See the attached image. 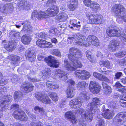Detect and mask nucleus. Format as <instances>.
I'll return each instance as SVG.
<instances>
[{"label": "nucleus", "instance_id": "a18cd8bd", "mask_svg": "<svg viewBox=\"0 0 126 126\" xmlns=\"http://www.w3.org/2000/svg\"><path fill=\"white\" fill-rule=\"evenodd\" d=\"M34 110L36 111L38 110L40 113V114L42 115H43L44 114H45V112L43 108H40L38 106L35 107L34 108Z\"/></svg>", "mask_w": 126, "mask_h": 126}, {"label": "nucleus", "instance_id": "58836bf2", "mask_svg": "<svg viewBox=\"0 0 126 126\" xmlns=\"http://www.w3.org/2000/svg\"><path fill=\"white\" fill-rule=\"evenodd\" d=\"M111 104L112 106H111V108L112 111H111L112 112L111 113V116H113L115 113L114 111L115 110H114L116 109L117 108V107L116 106V103H114L113 101H112L111 102Z\"/></svg>", "mask_w": 126, "mask_h": 126}, {"label": "nucleus", "instance_id": "6ab92c4d", "mask_svg": "<svg viewBox=\"0 0 126 126\" xmlns=\"http://www.w3.org/2000/svg\"><path fill=\"white\" fill-rule=\"evenodd\" d=\"M22 86L26 93L32 91L34 87V86H33L31 84L26 82L23 83Z\"/></svg>", "mask_w": 126, "mask_h": 126}, {"label": "nucleus", "instance_id": "0e129e2a", "mask_svg": "<svg viewBox=\"0 0 126 126\" xmlns=\"http://www.w3.org/2000/svg\"><path fill=\"white\" fill-rule=\"evenodd\" d=\"M67 83L70 86L74 85L75 84V82L73 80L70 79L67 81Z\"/></svg>", "mask_w": 126, "mask_h": 126}, {"label": "nucleus", "instance_id": "a211bd4d", "mask_svg": "<svg viewBox=\"0 0 126 126\" xmlns=\"http://www.w3.org/2000/svg\"><path fill=\"white\" fill-rule=\"evenodd\" d=\"M70 61V63L69 62L67 59H65L63 64V66L69 71L74 70H75V68L76 67L74 66L73 64L71 63V61Z\"/></svg>", "mask_w": 126, "mask_h": 126}, {"label": "nucleus", "instance_id": "37998d69", "mask_svg": "<svg viewBox=\"0 0 126 126\" xmlns=\"http://www.w3.org/2000/svg\"><path fill=\"white\" fill-rule=\"evenodd\" d=\"M30 23L28 22V20L24 22V28H25V27H27L28 28V31L29 32V31H32V27L30 25Z\"/></svg>", "mask_w": 126, "mask_h": 126}, {"label": "nucleus", "instance_id": "9b49d317", "mask_svg": "<svg viewBox=\"0 0 126 126\" xmlns=\"http://www.w3.org/2000/svg\"><path fill=\"white\" fill-rule=\"evenodd\" d=\"M2 44L6 49L9 51H12L15 49L16 46V44L15 41L7 42L5 40L3 41Z\"/></svg>", "mask_w": 126, "mask_h": 126}, {"label": "nucleus", "instance_id": "79ce46f5", "mask_svg": "<svg viewBox=\"0 0 126 126\" xmlns=\"http://www.w3.org/2000/svg\"><path fill=\"white\" fill-rule=\"evenodd\" d=\"M46 42V41L43 40H38L36 42V45L40 47L44 48V43Z\"/></svg>", "mask_w": 126, "mask_h": 126}, {"label": "nucleus", "instance_id": "de8ad7c7", "mask_svg": "<svg viewBox=\"0 0 126 126\" xmlns=\"http://www.w3.org/2000/svg\"><path fill=\"white\" fill-rule=\"evenodd\" d=\"M51 70L49 68L43 70L42 72V74L43 76H48L50 74Z\"/></svg>", "mask_w": 126, "mask_h": 126}, {"label": "nucleus", "instance_id": "9d476101", "mask_svg": "<svg viewBox=\"0 0 126 126\" xmlns=\"http://www.w3.org/2000/svg\"><path fill=\"white\" fill-rule=\"evenodd\" d=\"M13 115L16 119L22 121H26L27 119V117L24 112L17 109L14 111Z\"/></svg>", "mask_w": 126, "mask_h": 126}, {"label": "nucleus", "instance_id": "5fc2aeb1", "mask_svg": "<svg viewBox=\"0 0 126 126\" xmlns=\"http://www.w3.org/2000/svg\"><path fill=\"white\" fill-rule=\"evenodd\" d=\"M20 79L16 75H15L13 78L12 79V81L13 83H16L19 81Z\"/></svg>", "mask_w": 126, "mask_h": 126}, {"label": "nucleus", "instance_id": "f704fd0d", "mask_svg": "<svg viewBox=\"0 0 126 126\" xmlns=\"http://www.w3.org/2000/svg\"><path fill=\"white\" fill-rule=\"evenodd\" d=\"M85 54L86 57L91 62L94 63L96 62L95 60L92 57V53L91 51L89 50L86 51L85 52Z\"/></svg>", "mask_w": 126, "mask_h": 126}, {"label": "nucleus", "instance_id": "473e14b6", "mask_svg": "<svg viewBox=\"0 0 126 126\" xmlns=\"http://www.w3.org/2000/svg\"><path fill=\"white\" fill-rule=\"evenodd\" d=\"M115 28L113 29H111V36H120L121 35V32L120 30H118Z\"/></svg>", "mask_w": 126, "mask_h": 126}, {"label": "nucleus", "instance_id": "6e6552de", "mask_svg": "<svg viewBox=\"0 0 126 126\" xmlns=\"http://www.w3.org/2000/svg\"><path fill=\"white\" fill-rule=\"evenodd\" d=\"M12 97L10 95L4 96L0 100V111L5 110L6 105L9 104L12 101Z\"/></svg>", "mask_w": 126, "mask_h": 126}, {"label": "nucleus", "instance_id": "f257e3e1", "mask_svg": "<svg viewBox=\"0 0 126 126\" xmlns=\"http://www.w3.org/2000/svg\"><path fill=\"white\" fill-rule=\"evenodd\" d=\"M74 40L75 44L78 45L87 47L89 45L92 44L95 46L99 45V41L95 36L91 35L86 39L84 36L80 35L78 33H74L72 36L68 38L67 41L71 44Z\"/></svg>", "mask_w": 126, "mask_h": 126}, {"label": "nucleus", "instance_id": "bf43d9fd", "mask_svg": "<svg viewBox=\"0 0 126 126\" xmlns=\"http://www.w3.org/2000/svg\"><path fill=\"white\" fill-rule=\"evenodd\" d=\"M2 73H0V85H3L5 84V83H6V81H5L4 79H2Z\"/></svg>", "mask_w": 126, "mask_h": 126}, {"label": "nucleus", "instance_id": "ddd939ff", "mask_svg": "<svg viewBox=\"0 0 126 126\" xmlns=\"http://www.w3.org/2000/svg\"><path fill=\"white\" fill-rule=\"evenodd\" d=\"M89 88L90 91L93 93H97L100 90L101 87L95 81H91L90 83Z\"/></svg>", "mask_w": 126, "mask_h": 126}, {"label": "nucleus", "instance_id": "4d7b16f0", "mask_svg": "<svg viewBox=\"0 0 126 126\" xmlns=\"http://www.w3.org/2000/svg\"><path fill=\"white\" fill-rule=\"evenodd\" d=\"M27 3V2H24L23 1H21L18 2L19 5L18 6L21 8H25L26 6L25 4Z\"/></svg>", "mask_w": 126, "mask_h": 126}, {"label": "nucleus", "instance_id": "c85d7f7f", "mask_svg": "<svg viewBox=\"0 0 126 126\" xmlns=\"http://www.w3.org/2000/svg\"><path fill=\"white\" fill-rule=\"evenodd\" d=\"M23 94L20 92L17 91L16 92L14 95V99L16 101H18L21 100Z\"/></svg>", "mask_w": 126, "mask_h": 126}, {"label": "nucleus", "instance_id": "5701e85b", "mask_svg": "<svg viewBox=\"0 0 126 126\" xmlns=\"http://www.w3.org/2000/svg\"><path fill=\"white\" fill-rule=\"evenodd\" d=\"M70 23V24L72 26H70V25H69V27L71 29L73 28V27H74L79 29L81 26V25L79 24L80 23V22L79 21L77 22V20L75 19L71 20Z\"/></svg>", "mask_w": 126, "mask_h": 126}, {"label": "nucleus", "instance_id": "4be33fe9", "mask_svg": "<svg viewBox=\"0 0 126 126\" xmlns=\"http://www.w3.org/2000/svg\"><path fill=\"white\" fill-rule=\"evenodd\" d=\"M78 5V0H71L70 3L68 5V8L71 11H73Z\"/></svg>", "mask_w": 126, "mask_h": 126}, {"label": "nucleus", "instance_id": "2f4dec72", "mask_svg": "<svg viewBox=\"0 0 126 126\" xmlns=\"http://www.w3.org/2000/svg\"><path fill=\"white\" fill-rule=\"evenodd\" d=\"M66 74L63 70L60 69L56 70L55 73V75L57 77H59L60 78H61L65 76Z\"/></svg>", "mask_w": 126, "mask_h": 126}, {"label": "nucleus", "instance_id": "e433bc0d", "mask_svg": "<svg viewBox=\"0 0 126 126\" xmlns=\"http://www.w3.org/2000/svg\"><path fill=\"white\" fill-rule=\"evenodd\" d=\"M51 53L52 55L61 58L62 56L61 52L58 49H52L51 51Z\"/></svg>", "mask_w": 126, "mask_h": 126}, {"label": "nucleus", "instance_id": "a19ab883", "mask_svg": "<svg viewBox=\"0 0 126 126\" xmlns=\"http://www.w3.org/2000/svg\"><path fill=\"white\" fill-rule=\"evenodd\" d=\"M102 84L104 89V92H106V93H109L110 91V87L104 82H102Z\"/></svg>", "mask_w": 126, "mask_h": 126}, {"label": "nucleus", "instance_id": "423d86ee", "mask_svg": "<svg viewBox=\"0 0 126 126\" xmlns=\"http://www.w3.org/2000/svg\"><path fill=\"white\" fill-rule=\"evenodd\" d=\"M100 101L99 99L97 97L93 98L92 102L87 105V108L89 109L93 110L92 112L93 113H94L98 110V107L100 105Z\"/></svg>", "mask_w": 126, "mask_h": 126}, {"label": "nucleus", "instance_id": "09e8293b", "mask_svg": "<svg viewBox=\"0 0 126 126\" xmlns=\"http://www.w3.org/2000/svg\"><path fill=\"white\" fill-rule=\"evenodd\" d=\"M77 87L78 88L85 87L86 85H87V84L84 81H82L79 82L77 84Z\"/></svg>", "mask_w": 126, "mask_h": 126}, {"label": "nucleus", "instance_id": "1a4fd4ad", "mask_svg": "<svg viewBox=\"0 0 126 126\" xmlns=\"http://www.w3.org/2000/svg\"><path fill=\"white\" fill-rule=\"evenodd\" d=\"M35 96L39 101L44 104H50L51 103V101L48 96L41 93H36Z\"/></svg>", "mask_w": 126, "mask_h": 126}, {"label": "nucleus", "instance_id": "c03bdc74", "mask_svg": "<svg viewBox=\"0 0 126 126\" xmlns=\"http://www.w3.org/2000/svg\"><path fill=\"white\" fill-rule=\"evenodd\" d=\"M51 98L54 101H57L58 97L57 94L54 93H52L49 95Z\"/></svg>", "mask_w": 126, "mask_h": 126}, {"label": "nucleus", "instance_id": "7ed1b4c3", "mask_svg": "<svg viewBox=\"0 0 126 126\" xmlns=\"http://www.w3.org/2000/svg\"><path fill=\"white\" fill-rule=\"evenodd\" d=\"M38 59L39 61H44L47 63L48 65L53 67L57 68L59 67V63L58 60L55 59L54 57L51 56L45 58L42 55H39Z\"/></svg>", "mask_w": 126, "mask_h": 126}, {"label": "nucleus", "instance_id": "a878e982", "mask_svg": "<svg viewBox=\"0 0 126 126\" xmlns=\"http://www.w3.org/2000/svg\"><path fill=\"white\" fill-rule=\"evenodd\" d=\"M112 42L111 44V50L112 51H114L116 50H118L119 46V43L118 41L116 39L112 40Z\"/></svg>", "mask_w": 126, "mask_h": 126}, {"label": "nucleus", "instance_id": "f8f14e48", "mask_svg": "<svg viewBox=\"0 0 126 126\" xmlns=\"http://www.w3.org/2000/svg\"><path fill=\"white\" fill-rule=\"evenodd\" d=\"M25 56L27 59L31 62L34 61L35 59V53L33 50L30 49L26 51L25 54Z\"/></svg>", "mask_w": 126, "mask_h": 126}, {"label": "nucleus", "instance_id": "dca6fc26", "mask_svg": "<svg viewBox=\"0 0 126 126\" xmlns=\"http://www.w3.org/2000/svg\"><path fill=\"white\" fill-rule=\"evenodd\" d=\"M47 15V14L44 12L35 11L32 13V17L33 19H34V17H36L39 19H41L46 17Z\"/></svg>", "mask_w": 126, "mask_h": 126}, {"label": "nucleus", "instance_id": "2eb2a0df", "mask_svg": "<svg viewBox=\"0 0 126 126\" xmlns=\"http://www.w3.org/2000/svg\"><path fill=\"white\" fill-rule=\"evenodd\" d=\"M59 9L57 6L53 5L48 8L46 11L48 15L51 16H54L58 13Z\"/></svg>", "mask_w": 126, "mask_h": 126}, {"label": "nucleus", "instance_id": "bb28decb", "mask_svg": "<svg viewBox=\"0 0 126 126\" xmlns=\"http://www.w3.org/2000/svg\"><path fill=\"white\" fill-rule=\"evenodd\" d=\"M67 97L68 98H72L74 95V90L73 88L68 87L66 91Z\"/></svg>", "mask_w": 126, "mask_h": 126}, {"label": "nucleus", "instance_id": "f3484780", "mask_svg": "<svg viewBox=\"0 0 126 126\" xmlns=\"http://www.w3.org/2000/svg\"><path fill=\"white\" fill-rule=\"evenodd\" d=\"M83 103L81 100L78 98L71 101L69 103V105L72 108H77L80 107Z\"/></svg>", "mask_w": 126, "mask_h": 126}, {"label": "nucleus", "instance_id": "69168bd1", "mask_svg": "<svg viewBox=\"0 0 126 126\" xmlns=\"http://www.w3.org/2000/svg\"><path fill=\"white\" fill-rule=\"evenodd\" d=\"M84 4L87 6L89 7L90 3L91 2V0H83Z\"/></svg>", "mask_w": 126, "mask_h": 126}, {"label": "nucleus", "instance_id": "cd10ccee", "mask_svg": "<svg viewBox=\"0 0 126 126\" xmlns=\"http://www.w3.org/2000/svg\"><path fill=\"white\" fill-rule=\"evenodd\" d=\"M77 98L83 103L85 100L89 99V97L87 96L85 92L82 91L80 93Z\"/></svg>", "mask_w": 126, "mask_h": 126}, {"label": "nucleus", "instance_id": "680f3d73", "mask_svg": "<svg viewBox=\"0 0 126 126\" xmlns=\"http://www.w3.org/2000/svg\"><path fill=\"white\" fill-rule=\"evenodd\" d=\"M6 6L5 5L3 4H0V11L4 12L6 10Z\"/></svg>", "mask_w": 126, "mask_h": 126}, {"label": "nucleus", "instance_id": "e2e57ef3", "mask_svg": "<svg viewBox=\"0 0 126 126\" xmlns=\"http://www.w3.org/2000/svg\"><path fill=\"white\" fill-rule=\"evenodd\" d=\"M28 80L29 81L33 82H38L40 81V80H38L36 79L30 77L28 76Z\"/></svg>", "mask_w": 126, "mask_h": 126}, {"label": "nucleus", "instance_id": "c9c22d12", "mask_svg": "<svg viewBox=\"0 0 126 126\" xmlns=\"http://www.w3.org/2000/svg\"><path fill=\"white\" fill-rule=\"evenodd\" d=\"M120 103L122 106L126 107V94H124L122 96L121 99L120 100Z\"/></svg>", "mask_w": 126, "mask_h": 126}, {"label": "nucleus", "instance_id": "c756f323", "mask_svg": "<svg viewBox=\"0 0 126 126\" xmlns=\"http://www.w3.org/2000/svg\"><path fill=\"white\" fill-rule=\"evenodd\" d=\"M46 85L47 87L49 89L53 88L56 89L59 87V86L58 85H57L55 83L52 82H47Z\"/></svg>", "mask_w": 126, "mask_h": 126}, {"label": "nucleus", "instance_id": "72a5a7b5", "mask_svg": "<svg viewBox=\"0 0 126 126\" xmlns=\"http://www.w3.org/2000/svg\"><path fill=\"white\" fill-rule=\"evenodd\" d=\"M20 59L19 57L16 56H13L12 58L11 65L13 66L16 65Z\"/></svg>", "mask_w": 126, "mask_h": 126}, {"label": "nucleus", "instance_id": "3c124183", "mask_svg": "<svg viewBox=\"0 0 126 126\" xmlns=\"http://www.w3.org/2000/svg\"><path fill=\"white\" fill-rule=\"evenodd\" d=\"M6 6V10L8 11H10L12 10L13 9V5L11 3L6 4H5Z\"/></svg>", "mask_w": 126, "mask_h": 126}, {"label": "nucleus", "instance_id": "8fccbe9b", "mask_svg": "<svg viewBox=\"0 0 126 126\" xmlns=\"http://www.w3.org/2000/svg\"><path fill=\"white\" fill-rule=\"evenodd\" d=\"M47 35L42 33H37L35 34V36L37 38H41L46 39Z\"/></svg>", "mask_w": 126, "mask_h": 126}, {"label": "nucleus", "instance_id": "4468645a", "mask_svg": "<svg viewBox=\"0 0 126 126\" xmlns=\"http://www.w3.org/2000/svg\"><path fill=\"white\" fill-rule=\"evenodd\" d=\"M84 113V114L82 115V118L85 119L86 121L90 122L92 121L93 118V114L94 113H93L92 112V110L88 109Z\"/></svg>", "mask_w": 126, "mask_h": 126}, {"label": "nucleus", "instance_id": "39448f33", "mask_svg": "<svg viewBox=\"0 0 126 126\" xmlns=\"http://www.w3.org/2000/svg\"><path fill=\"white\" fill-rule=\"evenodd\" d=\"M86 15L90 24H100L102 23V19L101 16L92 13H89Z\"/></svg>", "mask_w": 126, "mask_h": 126}, {"label": "nucleus", "instance_id": "864d4df0", "mask_svg": "<svg viewBox=\"0 0 126 126\" xmlns=\"http://www.w3.org/2000/svg\"><path fill=\"white\" fill-rule=\"evenodd\" d=\"M13 35L15 37L14 39L15 40L18 41L20 39V36L19 32H15L13 34Z\"/></svg>", "mask_w": 126, "mask_h": 126}, {"label": "nucleus", "instance_id": "ea45409f", "mask_svg": "<svg viewBox=\"0 0 126 126\" xmlns=\"http://www.w3.org/2000/svg\"><path fill=\"white\" fill-rule=\"evenodd\" d=\"M99 63L101 66H105L108 68H110V63L108 61H100Z\"/></svg>", "mask_w": 126, "mask_h": 126}, {"label": "nucleus", "instance_id": "6e6d98bb", "mask_svg": "<svg viewBox=\"0 0 126 126\" xmlns=\"http://www.w3.org/2000/svg\"><path fill=\"white\" fill-rule=\"evenodd\" d=\"M44 48H50L52 47L53 45L50 43L46 42H46L44 43Z\"/></svg>", "mask_w": 126, "mask_h": 126}, {"label": "nucleus", "instance_id": "7c9ffc66", "mask_svg": "<svg viewBox=\"0 0 126 126\" xmlns=\"http://www.w3.org/2000/svg\"><path fill=\"white\" fill-rule=\"evenodd\" d=\"M90 3L89 7H90L93 9V10H97L100 9L99 5L96 2L91 1Z\"/></svg>", "mask_w": 126, "mask_h": 126}, {"label": "nucleus", "instance_id": "20e7f679", "mask_svg": "<svg viewBox=\"0 0 126 126\" xmlns=\"http://www.w3.org/2000/svg\"><path fill=\"white\" fill-rule=\"evenodd\" d=\"M112 10L115 12L116 15L119 18L122 19L124 22H126V15L125 14V9L122 5L115 4L112 7Z\"/></svg>", "mask_w": 126, "mask_h": 126}, {"label": "nucleus", "instance_id": "aec40b11", "mask_svg": "<svg viewBox=\"0 0 126 126\" xmlns=\"http://www.w3.org/2000/svg\"><path fill=\"white\" fill-rule=\"evenodd\" d=\"M66 117L69 119L70 120L71 122L74 124L78 122V121L71 111H69L65 113Z\"/></svg>", "mask_w": 126, "mask_h": 126}, {"label": "nucleus", "instance_id": "b1692460", "mask_svg": "<svg viewBox=\"0 0 126 126\" xmlns=\"http://www.w3.org/2000/svg\"><path fill=\"white\" fill-rule=\"evenodd\" d=\"M115 121L118 122H122V121L126 120V113L125 114L119 113L114 118Z\"/></svg>", "mask_w": 126, "mask_h": 126}, {"label": "nucleus", "instance_id": "49530a36", "mask_svg": "<svg viewBox=\"0 0 126 126\" xmlns=\"http://www.w3.org/2000/svg\"><path fill=\"white\" fill-rule=\"evenodd\" d=\"M126 54V51L125 50L116 53L115 56L119 57H121L124 56Z\"/></svg>", "mask_w": 126, "mask_h": 126}, {"label": "nucleus", "instance_id": "393cba45", "mask_svg": "<svg viewBox=\"0 0 126 126\" xmlns=\"http://www.w3.org/2000/svg\"><path fill=\"white\" fill-rule=\"evenodd\" d=\"M31 40V36L26 35L23 36L21 39L22 42L26 45L29 44Z\"/></svg>", "mask_w": 126, "mask_h": 126}, {"label": "nucleus", "instance_id": "774afa93", "mask_svg": "<svg viewBox=\"0 0 126 126\" xmlns=\"http://www.w3.org/2000/svg\"><path fill=\"white\" fill-rule=\"evenodd\" d=\"M121 35H120V36L121 37V39L126 42V36L125 34L124 33H121Z\"/></svg>", "mask_w": 126, "mask_h": 126}, {"label": "nucleus", "instance_id": "338daca9", "mask_svg": "<svg viewBox=\"0 0 126 126\" xmlns=\"http://www.w3.org/2000/svg\"><path fill=\"white\" fill-rule=\"evenodd\" d=\"M93 75L95 78L99 80L100 75H101V74L97 72H94L93 73Z\"/></svg>", "mask_w": 126, "mask_h": 126}, {"label": "nucleus", "instance_id": "412c9836", "mask_svg": "<svg viewBox=\"0 0 126 126\" xmlns=\"http://www.w3.org/2000/svg\"><path fill=\"white\" fill-rule=\"evenodd\" d=\"M102 111L103 112L102 115L106 119H109L110 118V110L108 109H106L105 106L104 105L102 108Z\"/></svg>", "mask_w": 126, "mask_h": 126}, {"label": "nucleus", "instance_id": "f03ea898", "mask_svg": "<svg viewBox=\"0 0 126 126\" xmlns=\"http://www.w3.org/2000/svg\"><path fill=\"white\" fill-rule=\"evenodd\" d=\"M70 53L68 55V58L71 61V63L75 67L78 68H80L82 66L81 63L78 59L80 58L82 54L79 49L75 47H71L69 50Z\"/></svg>", "mask_w": 126, "mask_h": 126}, {"label": "nucleus", "instance_id": "0eeeda50", "mask_svg": "<svg viewBox=\"0 0 126 126\" xmlns=\"http://www.w3.org/2000/svg\"><path fill=\"white\" fill-rule=\"evenodd\" d=\"M76 77L82 80L88 79L91 76L90 73L87 71L84 70H77L75 72Z\"/></svg>", "mask_w": 126, "mask_h": 126}, {"label": "nucleus", "instance_id": "13d9d810", "mask_svg": "<svg viewBox=\"0 0 126 126\" xmlns=\"http://www.w3.org/2000/svg\"><path fill=\"white\" fill-rule=\"evenodd\" d=\"M98 121L96 126H104V120L101 119H99Z\"/></svg>", "mask_w": 126, "mask_h": 126}, {"label": "nucleus", "instance_id": "052dcab7", "mask_svg": "<svg viewBox=\"0 0 126 126\" xmlns=\"http://www.w3.org/2000/svg\"><path fill=\"white\" fill-rule=\"evenodd\" d=\"M99 80L102 81H105L107 82H108L109 81L108 79L104 76L102 75H100Z\"/></svg>", "mask_w": 126, "mask_h": 126}, {"label": "nucleus", "instance_id": "603ef678", "mask_svg": "<svg viewBox=\"0 0 126 126\" xmlns=\"http://www.w3.org/2000/svg\"><path fill=\"white\" fill-rule=\"evenodd\" d=\"M56 0H48L46 3V6H51L55 4Z\"/></svg>", "mask_w": 126, "mask_h": 126}, {"label": "nucleus", "instance_id": "4c0bfd02", "mask_svg": "<svg viewBox=\"0 0 126 126\" xmlns=\"http://www.w3.org/2000/svg\"><path fill=\"white\" fill-rule=\"evenodd\" d=\"M68 18L67 14L64 13H61L59 14L58 15V19H61L62 21L65 20Z\"/></svg>", "mask_w": 126, "mask_h": 126}]
</instances>
